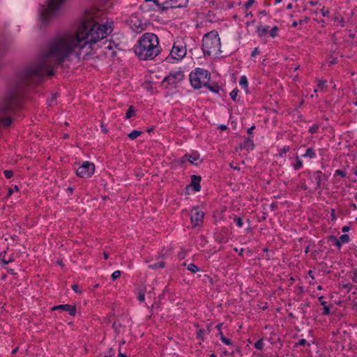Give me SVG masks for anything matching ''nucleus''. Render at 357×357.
Listing matches in <instances>:
<instances>
[{
	"instance_id": "obj_26",
	"label": "nucleus",
	"mask_w": 357,
	"mask_h": 357,
	"mask_svg": "<svg viewBox=\"0 0 357 357\" xmlns=\"http://www.w3.org/2000/svg\"><path fill=\"white\" fill-rule=\"evenodd\" d=\"M165 266V263L163 261H160L158 263H154L153 264L149 265V268L152 269H158L162 268Z\"/></svg>"
},
{
	"instance_id": "obj_4",
	"label": "nucleus",
	"mask_w": 357,
	"mask_h": 357,
	"mask_svg": "<svg viewBox=\"0 0 357 357\" xmlns=\"http://www.w3.org/2000/svg\"><path fill=\"white\" fill-rule=\"evenodd\" d=\"M65 0H47L40 6L38 21L43 26L51 22L59 13Z\"/></svg>"
},
{
	"instance_id": "obj_63",
	"label": "nucleus",
	"mask_w": 357,
	"mask_h": 357,
	"mask_svg": "<svg viewBox=\"0 0 357 357\" xmlns=\"http://www.w3.org/2000/svg\"><path fill=\"white\" fill-rule=\"evenodd\" d=\"M220 128H221L222 130H225V129H226V128H227V126H226L222 125V126H220Z\"/></svg>"
},
{
	"instance_id": "obj_51",
	"label": "nucleus",
	"mask_w": 357,
	"mask_h": 357,
	"mask_svg": "<svg viewBox=\"0 0 357 357\" xmlns=\"http://www.w3.org/2000/svg\"><path fill=\"white\" fill-rule=\"evenodd\" d=\"M254 129H255V126H252V127H250V128H248V134H250H250H252V130H253Z\"/></svg>"
},
{
	"instance_id": "obj_40",
	"label": "nucleus",
	"mask_w": 357,
	"mask_h": 357,
	"mask_svg": "<svg viewBox=\"0 0 357 357\" xmlns=\"http://www.w3.org/2000/svg\"><path fill=\"white\" fill-rule=\"evenodd\" d=\"M120 275H121V271H116L112 273V278H113V280H116V279L119 278L120 277Z\"/></svg>"
},
{
	"instance_id": "obj_58",
	"label": "nucleus",
	"mask_w": 357,
	"mask_h": 357,
	"mask_svg": "<svg viewBox=\"0 0 357 357\" xmlns=\"http://www.w3.org/2000/svg\"><path fill=\"white\" fill-rule=\"evenodd\" d=\"M316 130H317V128H313V127H312V128H310V131H311V132H316Z\"/></svg>"
},
{
	"instance_id": "obj_38",
	"label": "nucleus",
	"mask_w": 357,
	"mask_h": 357,
	"mask_svg": "<svg viewBox=\"0 0 357 357\" xmlns=\"http://www.w3.org/2000/svg\"><path fill=\"white\" fill-rule=\"evenodd\" d=\"M3 174L7 178H10L13 176V173L11 170H5L3 172Z\"/></svg>"
},
{
	"instance_id": "obj_53",
	"label": "nucleus",
	"mask_w": 357,
	"mask_h": 357,
	"mask_svg": "<svg viewBox=\"0 0 357 357\" xmlns=\"http://www.w3.org/2000/svg\"><path fill=\"white\" fill-rule=\"evenodd\" d=\"M114 356V353H112V350L110 349V351H109V354L107 356H106L105 357H113Z\"/></svg>"
},
{
	"instance_id": "obj_48",
	"label": "nucleus",
	"mask_w": 357,
	"mask_h": 357,
	"mask_svg": "<svg viewBox=\"0 0 357 357\" xmlns=\"http://www.w3.org/2000/svg\"><path fill=\"white\" fill-rule=\"evenodd\" d=\"M306 340L305 339H301L299 340L298 344L300 346H304L306 344Z\"/></svg>"
},
{
	"instance_id": "obj_56",
	"label": "nucleus",
	"mask_w": 357,
	"mask_h": 357,
	"mask_svg": "<svg viewBox=\"0 0 357 357\" xmlns=\"http://www.w3.org/2000/svg\"><path fill=\"white\" fill-rule=\"evenodd\" d=\"M67 191L69 192L70 194H72L73 192V188L72 187H68L67 188Z\"/></svg>"
},
{
	"instance_id": "obj_15",
	"label": "nucleus",
	"mask_w": 357,
	"mask_h": 357,
	"mask_svg": "<svg viewBox=\"0 0 357 357\" xmlns=\"http://www.w3.org/2000/svg\"><path fill=\"white\" fill-rule=\"evenodd\" d=\"M322 173L321 171H317L314 173L312 179L316 184V189H321L323 185Z\"/></svg>"
},
{
	"instance_id": "obj_24",
	"label": "nucleus",
	"mask_w": 357,
	"mask_h": 357,
	"mask_svg": "<svg viewBox=\"0 0 357 357\" xmlns=\"http://www.w3.org/2000/svg\"><path fill=\"white\" fill-rule=\"evenodd\" d=\"M142 133V131L139 130H132L130 133H129L128 137L130 139H135L137 137H139Z\"/></svg>"
},
{
	"instance_id": "obj_59",
	"label": "nucleus",
	"mask_w": 357,
	"mask_h": 357,
	"mask_svg": "<svg viewBox=\"0 0 357 357\" xmlns=\"http://www.w3.org/2000/svg\"><path fill=\"white\" fill-rule=\"evenodd\" d=\"M298 25V22L296 21L294 22L292 24L293 27H296Z\"/></svg>"
},
{
	"instance_id": "obj_1",
	"label": "nucleus",
	"mask_w": 357,
	"mask_h": 357,
	"mask_svg": "<svg viewBox=\"0 0 357 357\" xmlns=\"http://www.w3.org/2000/svg\"><path fill=\"white\" fill-rule=\"evenodd\" d=\"M96 18V11L87 12L75 32L56 38L40 59L26 68V79L39 82L45 76L52 75L54 67L71 56L86 59L93 54V45L105 38L113 30L112 22L101 24Z\"/></svg>"
},
{
	"instance_id": "obj_46",
	"label": "nucleus",
	"mask_w": 357,
	"mask_h": 357,
	"mask_svg": "<svg viewBox=\"0 0 357 357\" xmlns=\"http://www.w3.org/2000/svg\"><path fill=\"white\" fill-rule=\"evenodd\" d=\"M259 54V51L258 50L257 47L255 48L254 50L252 51V54H251V56H255L256 55Z\"/></svg>"
},
{
	"instance_id": "obj_9",
	"label": "nucleus",
	"mask_w": 357,
	"mask_h": 357,
	"mask_svg": "<svg viewBox=\"0 0 357 357\" xmlns=\"http://www.w3.org/2000/svg\"><path fill=\"white\" fill-rule=\"evenodd\" d=\"M95 171V165L89 161H85L76 170L77 176L81 178H89L92 176Z\"/></svg>"
},
{
	"instance_id": "obj_34",
	"label": "nucleus",
	"mask_w": 357,
	"mask_h": 357,
	"mask_svg": "<svg viewBox=\"0 0 357 357\" xmlns=\"http://www.w3.org/2000/svg\"><path fill=\"white\" fill-rule=\"evenodd\" d=\"M206 331L204 329H200L197 333V336L199 339L203 340L204 335H205Z\"/></svg>"
},
{
	"instance_id": "obj_22",
	"label": "nucleus",
	"mask_w": 357,
	"mask_h": 357,
	"mask_svg": "<svg viewBox=\"0 0 357 357\" xmlns=\"http://www.w3.org/2000/svg\"><path fill=\"white\" fill-rule=\"evenodd\" d=\"M296 162L293 163L292 166L295 170H298L303 167V161L298 155H296Z\"/></svg>"
},
{
	"instance_id": "obj_6",
	"label": "nucleus",
	"mask_w": 357,
	"mask_h": 357,
	"mask_svg": "<svg viewBox=\"0 0 357 357\" xmlns=\"http://www.w3.org/2000/svg\"><path fill=\"white\" fill-rule=\"evenodd\" d=\"M211 79L210 73L205 69L197 68L190 74V81L192 86L195 89H199L202 86H206Z\"/></svg>"
},
{
	"instance_id": "obj_44",
	"label": "nucleus",
	"mask_w": 357,
	"mask_h": 357,
	"mask_svg": "<svg viewBox=\"0 0 357 357\" xmlns=\"http://www.w3.org/2000/svg\"><path fill=\"white\" fill-rule=\"evenodd\" d=\"M144 298H145L144 294V293H139V294L138 296V300L140 302H143L144 301Z\"/></svg>"
},
{
	"instance_id": "obj_10",
	"label": "nucleus",
	"mask_w": 357,
	"mask_h": 357,
	"mask_svg": "<svg viewBox=\"0 0 357 357\" xmlns=\"http://www.w3.org/2000/svg\"><path fill=\"white\" fill-rule=\"evenodd\" d=\"M204 213L202 210L195 207L191 211L190 220L193 227L200 226L204 221Z\"/></svg>"
},
{
	"instance_id": "obj_27",
	"label": "nucleus",
	"mask_w": 357,
	"mask_h": 357,
	"mask_svg": "<svg viewBox=\"0 0 357 357\" xmlns=\"http://www.w3.org/2000/svg\"><path fill=\"white\" fill-rule=\"evenodd\" d=\"M185 158L188 159V160L191 162L192 164H195V162L198 160V156L197 155H185Z\"/></svg>"
},
{
	"instance_id": "obj_13",
	"label": "nucleus",
	"mask_w": 357,
	"mask_h": 357,
	"mask_svg": "<svg viewBox=\"0 0 357 357\" xmlns=\"http://www.w3.org/2000/svg\"><path fill=\"white\" fill-rule=\"evenodd\" d=\"M330 241L337 248H341L342 244L349 243L350 238L347 234L342 235L339 238L335 236H331L329 237Z\"/></svg>"
},
{
	"instance_id": "obj_28",
	"label": "nucleus",
	"mask_w": 357,
	"mask_h": 357,
	"mask_svg": "<svg viewBox=\"0 0 357 357\" xmlns=\"http://www.w3.org/2000/svg\"><path fill=\"white\" fill-rule=\"evenodd\" d=\"M135 113V109L132 106H130L126 112V118L130 119Z\"/></svg>"
},
{
	"instance_id": "obj_52",
	"label": "nucleus",
	"mask_w": 357,
	"mask_h": 357,
	"mask_svg": "<svg viewBox=\"0 0 357 357\" xmlns=\"http://www.w3.org/2000/svg\"><path fill=\"white\" fill-rule=\"evenodd\" d=\"M331 215L332 220H335V210H334V209H333V210L331 211Z\"/></svg>"
},
{
	"instance_id": "obj_47",
	"label": "nucleus",
	"mask_w": 357,
	"mask_h": 357,
	"mask_svg": "<svg viewBox=\"0 0 357 357\" xmlns=\"http://www.w3.org/2000/svg\"><path fill=\"white\" fill-rule=\"evenodd\" d=\"M319 301L321 305H323V306L326 305V302L325 301H324V296H320L319 298Z\"/></svg>"
},
{
	"instance_id": "obj_8",
	"label": "nucleus",
	"mask_w": 357,
	"mask_h": 357,
	"mask_svg": "<svg viewBox=\"0 0 357 357\" xmlns=\"http://www.w3.org/2000/svg\"><path fill=\"white\" fill-rule=\"evenodd\" d=\"M184 78V74L182 71L171 72L169 75L166 76L162 80V84L166 87L169 86H175L181 82Z\"/></svg>"
},
{
	"instance_id": "obj_3",
	"label": "nucleus",
	"mask_w": 357,
	"mask_h": 357,
	"mask_svg": "<svg viewBox=\"0 0 357 357\" xmlns=\"http://www.w3.org/2000/svg\"><path fill=\"white\" fill-rule=\"evenodd\" d=\"M21 94L20 89L15 87L9 89L0 98V126L5 128L10 126L12 123L11 118L3 116V114L13 111L17 108Z\"/></svg>"
},
{
	"instance_id": "obj_5",
	"label": "nucleus",
	"mask_w": 357,
	"mask_h": 357,
	"mask_svg": "<svg viewBox=\"0 0 357 357\" xmlns=\"http://www.w3.org/2000/svg\"><path fill=\"white\" fill-rule=\"evenodd\" d=\"M202 49L204 54L211 56H216L221 52L220 38L217 31H211L204 36Z\"/></svg>"
},
{
	"instance_id": "obj_21",
	"label": "nucleus",
	"mask_w": 357,
	"mask_h": 357,
	"mask_svg": "<svg viewBox=\"0 0 357 357\" xmlns=\"http://www.w3.org/2000/svg\"><path fill=\"white\" fill-rule=\"evenodd\" d=\"M303 157H306L309 158H314L316 157V153L312 148H308L306 150V152L305 154L303 155Z\"/></svg>"
},
{
	"instance_id": "obj_11",
	"label": "nucleus",
	"mask_w": 357,
	"mask_h": 357,
	"mask_svg": "<svg viewBox=\"0 0 357 357\" xmlns=\"http://www.w3.org/2000/svg\"><path fill=\"white\" fill-rule=\"evenodd\" d=\"M128 24L134 31H141L143 29L142 20L135 14L132 15L128 20Z\"/></svg>"
},
{
	"instance_id": "obj_17",
	"label": "nucleus",
	"mask_w": 357,
	"mask_h": 357,
	"mask_svg": "<svg viewBox=\"0 0 357 357\" xmlns=\"http://www.w3.org/2000/svg\"><path fill=\"white\" fill-rule=\"evenodd\" d=\"M0 259L3 264H8L14 260L12 256L7 257L5 251L0 254Z\"/></svg>"
},
{
	"instance_id": "obj_14",
	"label": "nucleus",
	"mask_w": 357,
	"mask_h": 357,
	"mask_svg": "<svg viewBox=\"0 0 357 357\" xmlns=\"http://www.w3.org/2000/svg\"><path fill=\"white\" fill-rule=\"evenodd\" d=\"M52 310H64L70 315L74 316L76 314L77 309L75 305H71L68 304H64V305H56L52 307Z\"/></svg>"
},
{
	"instance_id": "obj_39",
	"label": "nucleus",
	"mask_w": 357,
	"mask_h": 357,
	"mask_svg": "<svg viewBox=\"0 0 357 357\" xmlns=\"http://www.w3.org/2000/svg\"><path fill=\"white\" fill-rule=\"evenodd\" d=\"M255 2V0H248V1L245 3V8L248 9L250 7H251L254 3Z\"/></svg>"
},
{
	"instance_id": "obj_55",
	"label": "nucleus",
	"mask_w": 357,
	"mask_h": 357,
	"mask_svg": "<svg viewBox=\"0 0 357 357\" xmlns=\"http://www.w3.org/2000/svg\"><path fill=\"white\" fill-rule=\"evenodd\" d=\"M321 13H322V15L324 16H326L328 13V10H324V8L321 10Z\"/></svg>"
},
{
	"instance_id": "obj_30",
	"label": "nucleus",
	"mask_w": 357,
	"mask_h": 357,
	"mask_svg": "<svg viewBox=\"0 0 357 357\" xmlns=\"http://www.w3.org/2000/svg\"><path fill=\"white\" fill-rule=\"evenodd\" d=\"M255 347L259 350H261L264 347L263 340L261 339V340H258L257 342H255Z\"/></svg>"
},
{
	"instance_id": "obj_18",
	"label": "nucleus",
	"mask_w": 357,
	"mask_h": 357,
	"mask_svg": "<svg viewBox=\"0 0 357 357\" xmlns=\"http://www.w3.org/2000/svg\"><path fill=\"white\" fill-rule=\"evenodd\" d=\"M268 26H259L257 29V32L259 37H264L268 32Z\"/></svg>"
},
{
	"instance_id": "obj_54",
	"label": "nucleus",
	"mask_w": 357,
	"mask_h": 357,
	"mask_svg": "<svg viewBox=\"0 0 357 357\" xmlns=\"http://www.w3.org/2000/svg\"><path fill=\"white\" fill-rule=\"evenodd\" d=\"M102 130L105 132H107V130L106 129L105 126L103 124H101Z\"/></svg>"
},
{
	"instance_id": "obj_20",
	"label": "nucleus",
	"mask_w": 357,
	"mask_h": 357,
	"mask_svg": "<svg viewBox=\"0 0 357 357\" xmlns=\"http://www.w3.org/2000/svg\"><path fill=\"white\" fill-rule=\"evenodd\" d=\"M327 82L326 80L319 81L317 84V88L314 89V92L317 93L318 91H324L326 88H327Z\"/></svg>"
},
{
	"instance_id": "obj_19",
	"label": "nucleus",
	"mask_w": 357,
	"mask_h": 357,
	"mask_svg": "<svg viewBox=\"0 0 357 357\" xmlns=\"http://www.w3.org/2000/svg\"><path fill=\"white\" fill-rule=\"evenodd\" d=\"M239 84L245 89L246 92L248 90V81L245 75H242L239 80Z\"/></svg>"
},
{
	"instance_id": "obj_36",
	"label": "nucleus",
	"mask_w": 357,
	"mask_h": 357,
	"mask_svg": "<svg viewBox=\"0 0 357 357\" xmlns=\"http://www.w3.org/2000/svg\"><path fill=\"white\" fill-rule=\"evenodd\" d=\"M334 176H340L342 177H344L346 176V173L344 171L341 169H337L335 172Z\"/></svg>"
},
{
	"instance_id": "obj_25",
	"label": "nucleus",
	"mask_w": 357,
	"mask_h": 357,
	"mask_svg": "<svg viewBox=\"0 0 357 357\" xmlns=\"http://www.w3.org/2000/svg\"><path fill=\"white\" fill-rule=\"evenodd\" d=\"M207 88L212 92L213 93H219V91H220L221 88L220 86H218V84H213V85H208L207 84Z\"/></svg>"
},
{
	"instance_id": "obj_41",
	"label": "nucleus",
	"mask_w": 357,
	"mask_h": 357,
	"mask_svg": "<svg viewBox=\"0 0 357 357\" xmlns=\"http://www.w3.org/2000/svg\"><path fill=\"white\" fill-rule=\"evenodd\" d=\"M221 340L222 341L223 343H225L227 345L231 344V341L229 339L226 338L225 337H221Z\"/></svg>"
},
{
	"instance_id": "obj_49",
	"label": "nucleus",
	"mask_w": 357,
	"mask_h": 357,
	"mask_svg": "<svg viewBox=\"0 0 357 357\" xmlns=\"http://www.w3.org/2000/svg\"><path fill=\"white\" fill-rule=\"evenodd\" d=\"M289 151V147H284L280 152V155H282V154L286 153V152Z\"/></svg>"
},
{
	"instance_id": "obj_33",
	"label": "nucleus",
	"mask_w": 357,
	"mask_h": 357,
	"mask_svg": "<svg viewBox=\"0 0 357 357\" xmlns=\"http://www.w3.org/2000/svg\"><path fill=\"white\" fill-rule=\"evenodd\" d=\"M215 238L220 243H224L227 241V238H225L221 234L216 235Z\"/></svg>"
},
{
	"instance_id": "obj_7",
	"label": "nucleus",
	"mask_w": 357,
	"mask_h": 357,
	"mask_svg": "<svg viewBox=\"0 0 357 357\" xmlns=\"http://www.w3.org/2000/svg\"><path fill=\"white\" fill-rule=\"evenodd\" d=\"M187 54L186 44L181 38H178L174 41L169 55L166 58L169 63H174L183 59Z\"/></svg>"
},
{
	"instance_id": "obj_57",
	"label": "nucleus",
	"mask_w": 357,
	"mask_h": 357,
	"mask_svg": "<svg viewBox=\"0 0 357 357\" xmlns=\"http://www.w3.org/2000/svg\"><path fill=\"white\" fill-rule=\"evenodd\" d=\"M308 21V18H305V20H300L299 23L300 24H302L303 22H307Z\"/></svg>"
},
{
	"instance_id": "obj_32",
	"label": "nucleus",
	"mask_w": 357,
	"mask_h": 357,
	"mask_svg": "<svg viewBox=\"0 0 357 357\" xmlns=\"http://www.w3.org/2000/svg\"><path fill=\"white\" fill-rule=\"evenodd\" d=\"M243 146H244V148H245L247 149H252L254 147V144L252 141L248 140L247 142H245L244 143Z\"/></svg>"
},
{
	"instance_id": "obj_64",
	"label": "nucleus",
	"mask_w": 357,
	"mask_h": 357,
	"mask_svg": "<svg viewBox=\"0 0 357 357\" xmlns=\"http://www.w3.org/2000/svg\"><path fill=\"white\" fill-rule=\"evenodd\" d=\"M104 257H105V259H107L108 258V254L106 253V252H104Z\"/></svg>"
},
{
	"instance_id": "obj_23",
	"label": "nucleus",
	"mask_w": 357,
	"mask_h": 357,
	"mask_svg": "<svg viewBox=\"0 0 357 357\" xmlns=\"http://www.w3.org/2000/svg\"><path fill=\"white\" fill-rule=\"evenodd\" d=\"M185 266H187V269L192 273H197L199 271V268L194 264L190 263L188 264H186L184 263Z\"/></svg>"
},
{
	"instance_id": "obj_12",
	"label": "nucleus",
	"mask_w": 357,
	"mask_h": 357,
	"mask_svg": "<svg viewBox=\"0 0 357 357\" xmlns=\"http://www.w3.org/2000/svg\"><path fill=\"white\" fill-rule=\"evenodd\" d=\"M188 0H167L163 3L164 9L185 7Z\"/></svg>"
},
{
	"instance_id": "obj_29",
	"label": "nucleus",
	"mask_w": 357,
	"mask_h": 357,
	"mask_svg": "<svg viewBox=\"0 0 357 357\" xmlns=\"http://www.w3.org/2000/svg\"><path fill=\"white\" fill-rule=\"evenodd\" d=\"M56 103V95L52 94L50 98L47 99V104L49 106H52Z\"/></svg>"
},
{
	"instance_id": "obj_42",
	"label": "nucleus",
	"mask_w": 357,
	"mask_h": 357,
	"mask_svg": "<svg viewBox=\"0 0 357 357\" xmlns=\"http://www.w3.org/2000/svg\"><path fill=\"white\" fill-rule=\"evenodd\" d=\"M330 307L327 305L324 306L323 314L325 315H328L330 314Z\"/></svg>"
},
{
	"instance_id": "obj_16",
	"label": "nucleus",
	"mask_w": 357,
	"mask_h": 357,
	"mask_svg": "<svg viewBox=\"0 0 357 357\" xmlns=\"http://www.w3.org/2000/svg\"><path fill=\"white\" fill-rule=\"evenodd\" d=\"M200 181L201 177L199 176L192 175L191 176V185L194 188V190L196 192L200 190Z\"/></svg>"
},
{
	"instance_id": "obj_2",
	"label": "nucleus",
	"mask_w": 357,
	"mask_h": 357,
	"mask_svg": "<svg viewBox=\"0 0 357 357\" xmlns=\"http://www.w3.org/2000/svg\"><path fill=\"white\" fill-rule=\"evenodd\" d=\"M135 54L141 60H152L160 52L158 36L152 33H145L134 47Z\"/></svg>"
},
{
	"instance_id": "obj_50",
	"label": "nucleus",
	"mask_w": 357,
	"mask_h": 357,
	"mask_svg": "<svg viewBox=\"0 0 357 357\" xmlns=\"http://www.w3.org/2000/svg\"><path fill=\"white\" fill-rule=\"evenodd\" d=\"M349 229H350L349 227L344 226V227H342V230L343 232H347V231H349Z\"/></svg>"
},
{
	"instance_id": "obj_31",
	"label": "nucleus",
	"mask_w": 357,
	"mask_h": 357,
	"mask_svg": "<svg viewBox=\"0 0 357 357\" xmlns=\"http://www.w3.org/2000/svg\"><path fill=\"white\" fill-rule=\"evenodd\" d=\"M278 32V28L277 26H274L270 30L269 33L272 38H275V36H277Z\"/></svg>"
},
{
	"instance_id": "obj_37",
	"label": "nucleus",
	"mask_w": 357,
	"mask_h": 357,
	"mask_svg": "<svg viewBox=\"0 0 357 357\" xmlns=\"http://www.w3.org/2000/svg\"><path fill=\"white\" fill-rule=\"evenodd\" d=\"M234 221L238 227H243V220L241 218H235Z\"/></svg>"
},
{
	"instance_id": "obj_61",
	"label": "nucleus",
	"mask_w": 357,
	"mask_h": 357,
	"mask_svg": "<svg viewBox=\"0 0 357 357\" xmlns=\"http://www.w3.org/2000/svg\"><path fill=\"white\" fill-rule=\"evenodd\" d=\"M310 3L312 6H315L317 3V1L316 2L310 1Z\"/></svg>"
},
{
	"instance_id": "obj_60",
	"label": "nucleus",
	"mask_w": 357,
	"mask_h": 357,
	"mask_svg": "<svg viewBox=\"0 0 357 357\" xmlns=\"http://www.w3.org/2000/svg\"><path fill=\"white\" fill-rule=\"evenodd\" d=\"M291 8H292V4L291 3L288 4L287 8V9H291Z\"/></svg>"
},
{
	"instance_id": "obj_62",
	"label": "nucleus",
	"mask_w": 357,
	"mask_h": 357,
	"mask_svg": "<svg viewBox=\"0 0 357 357\" xmlns=\"http://www.w3.org/2000/svg\"><path fill=\"white\" fill-rule=\"evenodd\" d=\"M119 357H127V356L125 354L120 353L119 355Z\"/></svg>"
},
{
	"instance_id": "obj_43",
	"label": "nucleus",
	"mask_w": 357,
	"mask_h": 357,
	"mask_svg": "<svg viewBox=\"0 0 357 357\" xmlns=\"http://www.w3.org/2000/svg\"><path fill=\"white\" fill-rule=\"evenodd\" d=\"M14 190H15V191H18L19 190V188H18V187L17 185L15 186L14 189L10 188L8 190V195L10 196L12 195V193L14 192Z\"/></svg>"
},
{
	"instance_id": "obj_45",
	"label": "nucleus",
	"mask_w": 357,
	"mask_h": 357,
	"mask_svg": "<svg viewBox=\"0 0 357 357\" xmlns=\"http://www.w3.org/2000/svg\"><path fill=\"white\" fill-rule=\"evenodd\" d=\"M73 290L76 293H79L80 291L79 290V287L77 284H73L72 285Z\"/></svg>"
},
{
	"instance_id": "obj_35",
	"label": "nucleus",
	"mask_w": 357,
	"mask_h": 357,
	"mask_svg": "<svg viewBox=\"0 0 357 357\" xmlns=\"http://www.w3.org/2000/svg\"><path fill=\"white\" fill-rule=\"evenodd\" d=\"M238 90L237 89H234L231 93L230 96L233 100H236V98L238 96Z\"/></svg>"
}]
</instances>
